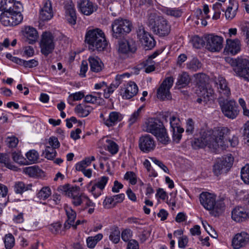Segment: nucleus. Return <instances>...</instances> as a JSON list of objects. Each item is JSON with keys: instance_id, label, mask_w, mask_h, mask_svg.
I'll list each match as a JSON object with an SVG mask.
<instances>
[{"instance_id": "nucleus-1", "label": "nucleus", "mask_w": 249, "mask_h": 249, "mask_svg": "<svg viewBox=\"0 0 249 249\" xmlns=\"http://www.w3.org/2000/svg\"><path fill=\"white\" fill-rule=\"evenodd\" d=\"M229 131V129L226 127L219 128L215 130H201L200 137L194 140L192 146L195 149L206 146L213 148L217 147L223 148L226 145L224 136Z\"/></svg>"}, {"instance_id": "nucleus-2", "label": "nucleus", "mask_w": 249, "mask_h": 249, "mask_svg": "<svg viewBox=\"0 0 249 249\" xmlns=\"http://www.w3.org/2000/svg\"><path fill=\"white\" fill-rule=\"evenodd\" d=\"M85 42L88 44L89 49L92 51H103L108 44L105 33L99 28L90 29L87 31Z\"/></svg>"}, {"instance_id": "nucleus-3", "label": "nucleus", "mask_w": 249, "mask_h": 249, "mask_svg": "<svg viewBox=\"0 0 249 249\" xmlns=\"http://www.w3.org/2000/svg\"><path fill=\"white\" fill-rule=\"evenodd\" d=\"M144 131L153 134L160 143L166 145L170 141L167 130L160 120L151 118L145 122Z\"/></svg>"}, {"instance_id": "nucleus-4", "label": "nucleus", "mask_w": 249, "mask_h": 249, "mask_svg": "<svg viewBox=\"0 0 249 249\" xmlns=\"http://www.w3.org/2000/svg\"><path fill=\"white\" fill-rule=\"evenodd\" d=\"M199 201L203 207L210 213L216 217L221 214L224 210L225 204L223 200H216V196L208 192H202L199 196Z\"/></svg>"}, {"instance_id": "nucleus-5", "label": "nucleus", "mask_w": 249, "mask_h": 249, "mask_svg": "<svg viewBox=\"0 0 249 249\" xmlns=\"http://www.w3.org/2000/svg\"><path fill=\"white\" fill-rule=\"evenodd\" d=\"M195 77L198 85L196 93L198 98L196 102L199 104H201L202 102L206 104L208 101L212 100L214 96L213 89L206 85L209 78L203 73L196 74Z\"/></svg>"}, {"instance_id": "nucleus-6", "label": "nucleus", "mask_w": 249, "mask_h": 249, "mask_svg": "<svg viewBox=\"0 0 249 249\" xmlns=\"http://www.w3.org/2000/svg\"><path fill=\"white\" fill-rule=\"evenodd\" d=\"M131 28L129 20L121 18H116L111 24L112 36L115 39L121 38L130 33Z\"/></svg>"}, {"instance_id": "nucleus-7", "label": "nucleus", "mask_w": 249, "mask_h": 249, "mask_svg": "<svg viewBox=\"0 0 249 249\" xmlns=\"http://www.w3.org/2000/svg\"><path fill=\"white\" fill-rule=\"evenodd\" d=\"M234 159L231 154H229L216 160L213 166V172L218 176L227 173L232 167Z\"/></svg>"}, {"instance_id": "nucleus-8", "label": "nucleus", "mask_w": 249, "mask_h": 249, "mask_svg": "<svg viewBox=\"0 0 249 249\" xmlns=\"http://www.w3.org/2000/svg\"><path fill=\"white\" fill-rule=\"evenodd\" d=\"M219 104L224 115L231 119L235 118L239 112V107L234 100H228V98L219 99Z\"/></svg>"}, {"instance_id": "nucleus-9", "label": "nucleus", "mask_w": 249, "mask_h": 249, "mask_svg": "<svg viewBox=\"0 0 249 249\" xmlns=\"http://www.w3.org/2000/svg\"><path fill=\"white\" fill-rule=\"evenodd\" d=\"M41 53L45 56L52 53L55 47L54 37L50 32H43L40 42Z\"/></svg>"}, {"instance_id": "nucleus-10", "label": "nucleus", "mask_w": 249, "mask_h": 249, "mask_svg": "<svg viewBox=\"0 0 249 249\" xmlns=\"http://www.w3.org/2000/svg\"><path fill=\"white\" fill-rule=\"evenodd\" d=\"M233 63L236 64L233 69L234 72L239 77L249 82V59L238 58L237 60L231 59Z\"/></svg>"}, {"instance_id": "nucleus-11", "label": "nucleus", "mask_w": 249, "mask_h": 249, "mask_svg": "<svg viewBox=\"0 0 249 249\" xmlns=\"http://www.w3.org/2000/svg\"><path fill=\"white\" fill-rule=\"evenodd\" d=\"M151 29L159 36H165L170 33L171 26L166 19L160 17L155 19Z\"/></svg>"}, {"instance_id": "nucleus-12", "label": "nucleus", "mask_w": 249, "mask_h": 249, "mask_svg": "<svg viewBox=\"0 0 249 249\" xmlns=\"http://www.w3.org/2000/svg\"><path fill=\"white\" fill-rule=\"evenodd\" d=\"M108 179V177L103 176L98 178L94 183L92 181H90L87 185L88 191L92 194L95 198H97L102 195Z\"/></svg>"}, {"instance_id": "nucleus-13", "label": "nucleus", "mask_w": 249, "mask_h": 249, "mask_svg": "<svg viewBox=\"0 0 249 249\" xmlns=\"http://www.w3.org/2000/svg\"><path fill=\"white\" fill-rule=\"evenodd\" d=\"M170 131L172 134V139L176 143H179L182 138V133L184 132V128L180 126L179 119L175 116H172L170 117Z\"/></svg>"}, {"instance_id": "nucleus-14", "label": "nucleus", "mask_w": 249, "mask_h": 249, "mask_svg": "<svg viewBox=\"0 0 249 249\" xmlns=\"http://www.w3.org/2000/svg\"><path fill=\"white\" fill-rule=\"evenodd\" d=\"M174 83V78L168 77L165 79L157 90V97L162 100L171 98L170 89Z\"/></svg>"}, {"instance_id": "nucleus-15", "label": "nucleus", "mask_w": 249, "mask_h": 249, "mask_svg": "<svg viewBox=\"0 0 249 249\" xmlns=\"http://www.w3.org/2000/svg\"><path fill=\"white\" fill-rule=\"evenodd\" d=\"M206 48L212 52H219L222 48L223 38L209 35L205 36Z\"/></svg>"}, {"instance_id": "nucleus-16", "label": "nucleus", "mask_w": 249, "mask_h": 249, "mask_svg": "<svg viewBox=\"0 0 249 249\" xmlns=\"http://www.w3.org/2000/svg\"><path fill=\"white\" fill-rule=\"evenodd\" d=\"M137 50L136 42L133 39L122 40L118 42V52L120 55H129Z\"/></svg>"}, {"instance_id": "nucleus-17", "label": "nucleus", "mask_w": 249, "mask_h": 249, "mask_svg": "<svg viewBox=\"0 0 249 249\" xmlns=\"http://www.w3.org/2000/svg\"><path fill=\"white\" fill-rule=\"evenodd\" d=\"M139 147L142 152L148 153L154 150L156 147L155 141L150 135L145 134L140 138Z\"/></svg>"}, {"instance_id": "nucleus-18", "label": "nucleus", "mask_w": 249, "mask_h": 249, "mask_svg": "<svg viewBox=\"0 0 249 249\" xmlns=\"http://www.w3.org/2000/svg\"><path fill=\"white\" fill-rule=\"evenodd\" d=\"M137 36L145 50H151L155 46V40L143 28L139 29L137 31Z\"/></svg>"}, {"instance_id": "nucleus-19", "label": "nucleus", "mask_w": 249, "mask_h": 249, "mask_svg": "<svg viewBox=\"0 0 249 249\" xmlns=\"http://www.w3.org/2000/svg\"><path fill=\"white\" fill-rule=\"evenodd\" d=\"M23 20V16L20 12L9 11L6 16L2 18V23L5 26H14L19 24Z\"/></svg>"}, {"instance_id": "nucleus-20", "label": "nucleus", "mask_w": 249, "mask_h": 249, "mask_svg": "<svg viewBox=\"0 0 249 249\" xmlns=\"http://www.w3.org/2000/svg\"><path fill=\"white\" fill-rule=\"evenodd\" d=\"M215 84L217 87L219 93L218 100L225 98H229L231 95V90L227 85L226 79L221 76H219L216 79Z\"/></svg>"}, {"instance_id": "nucleus-21", "label": "nucleus", "mask_w": 249, "mask_h": 249, "mask_svg": "<svg viewBox=\"0 0 249 249\" xmlns=\"http://www.w3.org/2000/svg\"><path fill=\"white\" fill-rule=\"evenodd\" d=\"M138 91V87L136 84L132 81L128 82L122 89L121 95L124 99H130L136 95Z\"/></svg>"}, {"instance_id": "nucleus-22", "label": "nucleus", "mask_w": 249, "mask_h": 249, "mask_svg": "<svg viewBox=\"0 0 249 249\" xmlns=\"http://www.w3.org/2000/svg\"><path fill=\"white\" fill-rule=\"evenodd\" d=\"M79 10L85 15H90L96 10V5L89 0H80L77 2Z\"/></svg>"}, {"instance_id": "nucleus-23", "label": "nucleus", "mask_w": 249, "mask_h": 249, "mask_svg": "<svg viewBox=\"0 0 249 249\" xmlns=\"http://www.w3.org/2000/svg\"><path fill=\"white\" fill-rule=\"evenodd\" d=\"M249 242V235L242 232L235 235L232 241V245L235 249H239L246 246Z\"/></svg>"}, {"instance_id": "nucleus-24", "label": "nucleus", "mask_w": 249, "mask_h": 249, "mask_svg": "<svg viewBox=\"0 0 249 249\" xmlns=\"http://www.w3.org/2000/svg\"><path fill=\"white\" fill-rule=\"evenodd\" d=\"M249 213L243 207H236L231 212L232 219L236 222H242L249 218Z\"/></svg>"}, {"instance_id": "nucleus-25", "label": "nucleus", "mask_w": 249, "mask_h": 249, "mask_svg": "<svg viewBox=\"0 0 249 249\" xmlns=\"http://www.w3.org/2000/svg\"><path fill=\"white\" fill-rule=\"evenodd\" d=\"M22 33L29 44H33L36 41L38 33L35 28L31 26H25L22 30Z\"/></svg>"}, {"instance_id": "nucleus-26", "label": "nucleus", "mask_w": 249, "mask_h": 249, "mask_svg": "<svg viewBox=\"0 0 249 249\" xmlns=\"http://www.w3.org/2000/svg\"><path fill=\"white\" fill-rule=\"evenodd\" d=\"M123 119V115L117 111H111L108 117L104 121V124L108 127L113 126Z\"/></svg>"}, {"instance_id": "nucleus-27", "label": "nucleus", "mask_w": 249, "mask_h": 249, "mask_svg": "<svg viewBox=\"0 0 249 249\" xmlns=\"http://www.w3.org/2000/svg\"><path fill=\"white\" fill-rule=\"evenodd\" d=\"M63 188L68 196L72 198V203L74 206H77L81 205L83 201L82 197H84L77 195V192L74 188H69L68 186H63Z\"/></svg>"}, {"instance_id": "nucleus-28", "label": "nucleus", "mask_w": 249, "mask_h": 249, "mask_svg": "<svg viewBox=\"0 0 249 249\" xmlns=\"http://www.w3.org/2000/svg\"><path fill=\"white\" fill-rule=\"evenodd\" d=\"M228 53L236 54L240 51V42L238 39H227V45L225 49Z\"/></svg>"}, {"instance_id": "nucleus-29", "label": "nucleus", "mask_w": 249, "mask_h": 249, "mask_svg": "<svg viewBox=\"0 0 249 249\" xmlns=\"http://www.w3.org/2000/svg\"><path fill=\"white\" fill-rule=\"evenodd\" d=\"M90 71L94 72H99L102 71L104 64L97 56H90L89 58Z\"/></svg>"}, {"instance_id": "nucleus-30", "label": "nucleus", "mask_w": 249, "mask_h": 249, "mask_svg": "<svg viewBox=\"0 0 249 249\" xmlns=\"http://www.w3.org/2000/svg\"><path fill=\"white\" fill-rule=\"evenodd\" d=\"M65 212L68 217L67 221L64 224V228L69 229L71 225H73L76 217V212L71 207L66 206L65 207Z\"/></svg>"}, {"instance_id": "nucleus-31", "label": "nucleus", "mask_w": 249, "mask_h": 249, "mask_svg": "<svg viewBox=\"0 0 249 249\" xmlns=\"http://www.w3.org/2000/svg\"><path fill=\"white\" fill-rule=\"evenodd\" d=\"M65 13L66 18L68 22L72 25H75L76 24L77 18L75 10L73 7L71 5L67 6Z\"/></svg>"}, {"instance_id": "nucleus-32", "label": "nucleus", "mask_w": 249, "mask_h": 249, "mask_svg": "<svg viewBox=\"0 0 249 249\" xmlns=\"http://www.w3.org/2000/svg\"><path fill=\"white\" fill-rule=\"evenodd\" d=\"M143 108V106H141L130 115L128 120V126L129 127L137 123L141 119L142 116Z\"/></svg>"}, {"instance_id": "nucleus-33", "label": "nucleus", "mask_w": 249, "mask_h": 249, "mask_svg": "<svg viewBox=\"0 0 249 249\" xmlns=\"http://www.w3.org/2000/svg\"><path fill=\"white\" fill-rule=\"evenodd\" d=\"M92 110V108L89 106L79 104L75 108V112L81 117L87 116Z\"/></svg>"}, {"instance_id": "nucleus-34", "label": "nucleus", "mask_w": 249, "mask_h": 249, "mask_svg": "<svg viewBox=\"0 0 249 249\" xmlns=\"http://www.w3.org/2000/svg\"><path fill=\"white\" fill-rule=\"evenodd\" d=\"M190 80L191 79L188 73L183 72L178 75L176 85L178 87V88L185 87L189 84Z\"/></svg>"}, {"instance_id": "nucleus-35", "label": "nucleus", "mask_w": 249, "mask_h": 249, "mask_svg": "<svg viewBox=\"0 0 249 249\" xmlns=\"http://www.w3.org/2000/svg\"><path fill=\"white\" fill-rule=\"evenodd\" d=\"M32 187L31 184H26L22 181H18L15 184L14 191L16 194H22L26 191L31 190Z\"/></svg>"}, {"instance_id": "nucleus-36", "label": "nucleus", "mask_w": 249, "mask_h": 249, "mask_svg": "<svg viewBox=\"0 0 249 249\" xmlns=\"http://www.w3.org/2000/svg\"><path fill=\"white\" fill-rule=\"evenodd\" d=\"M94 160L95 158L94 156L86 158L84 160L76 164L75 169L78 171H83L91 164L92 161Z\"/></svg>"}, {"instance_id": "nucleus-37", "label": "nucleus", "mask_w": 249, "mask_h": 249, "mask_svg": "<svg viewBox=\"0 0 249 249\" xmlns=\"http://www.w3.org/2000/svg\"><path fill=\"white\" fill-rule=\"evenodd\" d=\"M202 65L199 60L194 57L186 63V68L191 71H196L201 68Z\"/></svg>"}, {"instance_id": "nucleus-38", "label": "nucleus", "mask_w": 249, "mask_h": 249, "mask_svg": "<svg viewBox=\"0 0 249 249\" xmlns=\"http://www.w3.org/2000/svg\"><path fill=\"white\" fill-rule=\"evenodd\" d=\"M103 235L102 233H98L94 236L88 237L86 240L88 247L93 249L97 243L103 239Z\"/></svg>"}, {"instance_id": "nucleus-39", "label": "nucleus", "mask_w": 249, "mask_h": 249, "mask_svg": "<svg viewBox=\"0 0 249 249\" xmlns=\"http://www.w3.org/2000/svg\"><path fill=\"white\" fill-rule=\"evenodd\" d=\"M26 164L36 163L39 158V154L35 150H30L26 154Z\"/></svg>"}, {"instance_id": "nucleus-40", "label": "nucleus", "mask_w": 249, "mask_h": 249, "mask_svg": "<svg viewBox=\"0 0 249 249\" xmlns=\"http://www.w3.org/2000/svg\"><path fill=\"white\" fill-rule=\"evenodd\" d=\"M0 163L4 164L10 169L16 170L17 169V167L11 162L10 157L7 154H0Z\"/></svg>"}, {"instance_id": "nucleus-41", "label": "nucleus", "mask_w": 249, "mask_h": 249, "mask_svg": "<svg viewBox=\"0 0 249 249\" xmlns=\"http://www.w3.org/2000/svg\"><path fill=\"white\" fill-rule=\"evenodd\" d=\"M106 142L108 151L113 155L117 154L119 151L118 145L115 142L110 139H107Z\"/></svg>"}, {"instance_id": "nucleus-42", "label": "nucleus", "mask_w": 249, "mask_h": 249, "mask_svg": "<svg viewBox=\"0 0 249 249\" xmlns=\"http://www.w3.org/2000/svg\"><path fill=\"white\" fill-rule=\"evenodd\" d=\"M52 194V191L49 187L45 186L42 187L37 193L36 196L40 200H46Z\"/></svg>"}, {"instance_id": "nucleus-43", "label": "nucleus", "mask_w": 249, "mask_h": 249, "mask_svg": "<svg viewBox=\"0 0 249 249\" xmlns=\"http://www.w3.org/2000/svg\"><path fill=\"white\" fill-rule=\"evenodd\" d=\"M119 85L120 83H119V82H113L109 86H107V88L104 89V97L106 99L110 97V94L114 92Z\"/></svg>"}, {"instance_id": "nucleus-44", "label": "nucleus", "mask_w": 249, "mask_h": 249, "mask_svg": "<svg viewBox=\"0 0 249 249\" xmlns=\"http://www.w3.org/2000/svg\"><path fill=\"white\" fill-rule=\"evenodd\" d=\"M14 0H0V11L8 12L11 10Z\"/></svg>"}, {"instance_id": "nucleus-45", "label": "nucleus", "mask_w": 249, "mask_h": 249, "mask_svg": "<svg viewBox=\"0 0 249 249\" xmlns=\"http://www.w3.org/2000/svg\"><path fill=\"white\" fill-rule=\"evenodd\" d=\"M39 171V168L36 165L26 167L23 169V172L31 177L37 176Z\"/></svg>"}, {"instance_id": "nucleus-46", "label": "nucleus", "mask_w": 249, "mask_h": 249, "mask_svg": "<svg viewBox=\"0 0 249 249\" xmlns=\"http://www.w3.org/2000/svg\"><path fill=\"white\" fill-rule=\"evenodd\" d=\"M206 40L205 37H200L198 36H195L192 38V43L193 46L196 49H200L205 45Z\"/></svg>"}, {"instance_id": "nucleus-47", "label": "nucleus", "mask_w": 249, "mask_h": 249, "mask_svg": "<svg viewBox=\"0 0 249 249\" xmlns=\"http://www.w3.org/2000/svg\"><path fill=\"white\" fill-rule=\"evenodd\" d=\"M164 12L168 16L176 18L180 17L182 13L180 9L176 8H166L164 10Z\"/></svg>"}, {"instance_id": "nucleus-48", "label": "nucleus", "mask_w": 249, "mask_h": 249, "mask_svg": "<svg viewBox=\"0 0 249 249\" xmlns=\"http://www.w3.org/2000/svg\"><path fill=\"white\" fill-rule=\"evenodd\" d=\"M213 10L214 12L213 19L215 20L220 18L221 11L224 12V9L222 8V4L219 2H216L213 5Z\"/></svg>"}, {"instance_id": "nucleus-49", "label": "nucleus", "mask_w": 249, "mask_h": 249, "mask_svg": "<svg viewBox=\"0 0 249 249\" xmlns=\"http://www.w3.org/2000/svg\"><path fill=\"white\" fill-rule=\"evenodd\" d=\"M43 154L46 158L52 160L56 157L57 152L55 149L51 147L50 146H46Z\"/></svg>"}, {"instance_id": "nucleus-50", "label": "nucleus", "mask_w": 249, "mask_h": 249, "mask_svg": "<svg viewBox=\"0 0 249 249\" xmlns=\"http://www.w3.org/2000/svg\"><path fill=\"white\" fill-rule=\"evenodd\" d=\"M5 247L6 249H11L15 245V238L12 234H6L4 238Z\"/></svg>"}, {"instance_id": "nucleus-51", "label": "nucleus", "mask_w": 249, "mask_h": 249, "mask_svg": "<svg viewBox=\"0 0 249 249\" xmlns=\"http://www.w3.org/2000/svg\"><path fill=\"white\" fill-rule=\"evenodd\" d=\"M84 97V94L82 91H79L69 95L68 98V103L72 105V103L75 101L81 100Z\"/></svg>"}, {"instance_id": "nucleus-52", "label": "nucleus", "mask_w": 249, "mask_h": 249, "mask_svg": "<svg viewBox=\"0 0 249 249\" xmlns=\"http://www.w3.org/2000/svg\"><path fill=\"white\" fill-rule=\"evenodd\" d=\"M241 178L245 183L249 184V164L245 165L241 169Z\"/></svg>"}, {"instance_id": "nucleus-53", "label": "nucleus", "mask_w": 249, "mask_h": 249, "mask_svg": "<svg viewBox=\"0 0 249 249\" xmlns=\"http://www.w3.org/2000/svg\"><path fill=\"white\" fill-rule=\"evenodd\" d=\"M109 239L114 244H117L119 242L120 239V231L118 228L115 229L111 232Z\"/></svg>"}, {"instance_id": "nucleus-54", "label": "nucleus", "mask_w": 249, "mask_h": 249, "mask_svg": "<svg viewBox=\"0 0 249 249\" xmlns=\"http://www.w3.org/2000/svg\"><path fill=\"white\" fill-rule=\"evenodd\" d=\"M13 160L20 164H26L27 160L19 152H13L12 154Z\"/></svg>"}, {"instance_id": "nucleus-55", "label": "nucleus", "mask_w": 249, "mask_h": 249, "mask_svg": "<svg viewBox=\"0 0 249 249\" xmlns=\"http://www.w3.org/2000/svg\"><path fill=\"white\" fill-rule=\"evenodd\" d=\"M124 178L129 180V183L132 185H135L137 183V177L133 172H127L124 175Z\"/></svg>"}, {"instance_id": "nucleus-56", "label": "nucleus", "mask_w": 249, "mask_h": 249, "mask_svg": "<svg viewBox=\"0 0 249 249\" xmlns=\"http://www.w3.org/2000/svg\"><path fill=\"white\" fill-rule=\"evenodd\" d=\"M53 17V11H48L45 10H40V18L43 21L48 20L51 19Z\"/></svg>"}, {"instance_id": "nucleus-57", "label": "nucleus", "mask_w": 249, "mask_h": 249, "mask_svg": "<svg viewBox=\"0 0 249 249\" xmlns=\"http://www.w3.org/2000/svg\"><path fill=\"white\" fill-rule=\"evenodd\" d=\"M238 8V6L236 5L235 9L234 10L232 6H229L226 11L225 12L226 18L229 19H232L236 15V10Z\"/></svg>"}, {"instance_id": "nucleus-58", "label": "nucleus", "mask_w": 249, "mask_h": 249, "mask_svg": "<svg viewBox=\"0 0 249 249\" xmlns=\"http://www.w3.org/2000/svg\"><path fill=\"white\" fill-rule=\"evenodd\" d=\"M194 123L191 118L188 119L186 123V133L188 135H192L194 132Z\"/></svg>"}, {"instance_id": "nucleus-59", "label": "nucleus", "mask_w": 249, "mask_h": 249, "mask_svg": "<svg viewBox=\"0 0 249 249\" xmlns=\"http://www.w3.org/2000/svg\"><path fill=\"white\" fill-rule=\"evenodd\" d=\"M103 205L105 208L109 209L116 205L113 196L106 197L103 202Z\"/></svg>"}, {"instance_id": "nucleus-60", "label": "nucleus", "mask_w": 249, "mask_h": 249, "mask_svg": "<svg viewBox=\"0 0 249 249\" xmlns=\"http://www.w3.org/2000/svg\"><path fill=\"white\" fill-rule=\"evenodd\" d=\"M132 235V231L131 230L126 229L124 230L121 234V237L122 240L124 242H128L129 241V239L131 237Z\"/></svg>"}, {"instance_id": "nucleus-61", "label": "nucleus", "mask_w": 249, "mask_h": 249, "mask_svg": "<svg viewBox=\"0 0 249 249\" xmlns=\"http://www.w3.org/2000/svg\"><path fill=\"white\" fill-rule=\"evenodd\" d=\"M188 239L185 235H182L178 238V247L181 249H185L188 246Z\"/></svg>"}, {"instance_id": "nucleus-62", "label": "nucleus", "mask_w": 249, "mask_h": 249, "mask_svg": "<svg viewBox=\"0 0 249 249\" xmlns=\"http://www.w3.org/2000/svg\"><path fill=\"white\" fill-rule=\"evenodd\" d=\"M48 143L51 147L54 149L58 148L60 146L58 139L55 137H51L49 139Z\"/></svg>"}, {"instance_id": "nucleus-63", "label": "nucleus", "mask_w": 249, "mask_h": 249, "mask_svg": "<svg viewBox=\"0 0 249 249\" xmlns=\"http://www.w3.org/2000/svg\"><path fill=\"white\" fill-rule=\"evenodd\" d=\"M38 65V61L35 59L30 60H24L23 63V66L26 68H32L36 67Z\"/></svg>"}, {"instance_id": "nucleus-64", "label": "nucleus", "mask_w": 249, "mask_h": 249, "mask_svg": "<svg viewBox=\"0 0 249 249\" xmlns=\"http://www.w3.org/2000/svg\"><path fill=\"white\" fill-rule=\"evenodd\" d=\"M61 225L59 222L53 223L49 226L50 231L53 234H57L60 230Z\"/></svg>"}]
</instances>
